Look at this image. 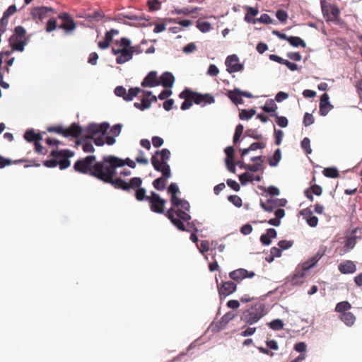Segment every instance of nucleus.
<instances>
[{"label":"nucleus","mask_w":362,"mask_h":362,"mask_svg":"<svg viewBox=\"0 0 362 362\" xmlns=\"http://www.w3.org/2000/svg\"><path fill=\"white\" fill-rule=\"evenodd\" d=\"M124 165V160H77L74 164V170L83 174H89L105 182L111 183L115 188L129 192L131 188L139 187L142 184L140 177H135L129 182L122 178L113 179L116 174V168Z\"/></svg>","instance_id":"nucleus-1"},{"label":"nucleus","mask_w":362,"mask_h":362,"mask_svg":"<svg viewBox=\"0 0 362 362\" xmlns=\"http://www.w3.org/2000/svg\"><path fill=\"white\" fill-rule=\"evenodd\" d=\"M46 132L36 133L34 129H28L24 134V139L28 142H33L36 153L41 156L47 154L52 158H71L74 156V153L69 149H59V146L62 144L59 140L47 137L45 141L47 146H43L41 141L43 140Z\"/></svg>","instance_id":"nucleus-2"},{"label":"nucleus","mask_w":362,"mask_h":362,"mask_svg":"<svg viewBox=\"0 0 362 362\" xmlns=\"http://www.w3.org/2000/svg\"><path fill=\"white\" fill-rule=\"evenodd\" d=\"M168 193L170 195V202L173 207L166 211L165 216L170 220L171 223L180 230H187L183 221H188L191 216L187 213L189 211V203L179 198L177 194L180 189L176 183H171L168 188Z\"/></svg>","instance_id":"nucleus-3"},{"label":"nucleus","mask_w":362,"mask_h":362,"mask_svg":"<svg viewBox=\"0 0 362 362\" xmlns=\"http://www.w3.org/2000/svg\"><path fill=\"white\" fill-rule=\"evenodd\" d=\"M110 128L108 122H102L101 124L90 123L86 129L84 137L76 141L77 146H81L83 151L86 153H91L94 151L92 140L94 141L98 134L105 135Z\"/></svg>","instance_id":"nucleus-4"},{"label":"nucleus","mask_w":362,"mask_h":362,"mask_svg":"<svg viewBox=\"0 0 362 362\" xmlns=\"http://www.w3.org/2000/svg\"><path fill=\"white\" fill-rule=\"evenodd\" d=\"M131 44V40L124 37L115 41V47H112V53L117 57V64H122L132 59L129 50V45Z\"/></svg>","instance_id":"nucleus-5"},{"label":"nucleus","mask_w":362,"mask_h":362,"mask_svg":"<svg viewBox=\"0 0 362 362\" xmlns=\"http://www.w3.org/2000/svg\"><path fill=\"white\" fill-rule=\"evenodd\" d=\"M47 132L56 133L66 138H78L82 134L83 129L78 124L74 122L68 127L59 124L47 127Z\"/></svg>","instance_id":"nucleus-6"},{"label":"nucleus","mask_w":362,"mask_h":362,"mask_svg":"<svg viewBox=\"0 0 362 362\" xmlns=\"http://www.w3.org/2000/svg\"><path fill=\"white\" fill-rule=\"evenodd\" d=\"M25 29L21 25L15 28L13 34L9 38V45L12 50L23 52L27 44Z\"/></svg>","instance_id":"nucleus-7"},{"label":"nucleus","mask_w":362,"mask_h":362,"mask_svg":"<svg viewBox=\"0 0 362 362\" xmlns=\"http://www.w3.org/2000/svg\"><path fill=\"white\" fill-rule=\"evenodd\" d=\"M151 210L156 214H164L165 199H162L160 195L155 192H151V195L147 198Z\"/></svg>","instance_id":"nucleus-8"},{"label":"nucleus","mask_w":362,"mask_h":362,"mask_svg":"<svg viewBox=\"0 0 362 362\" xmlns=\"http://www.w3.org/2000/svg\"><path fill=\"white\" fill-rule=\"evenodd\" d=\"M240 321L243 322V325L241 329H239L235 334V338L238 341L240 337L249 335V310H246L242 313L240 316Z\"/></svg>","instance_id":"nucleus-9"},{"label":"nucleus","mask_w":362,"mask_h":362,"mask_svg":"<svg viewBox=\"0 0 362 362\" xmlns=\"http://www.w3.org/2000/svg\"><path fill=\"white\" fill-rule=\"evenodd\" d=\"M266 314L263 303H257L250 308V325L259 320Z\"/></svg>","instance_id":"nucleus-10"},{"label":"nucleus","mask_w":362,"mask_h":362,"mask_svg":"<svg viewBox=\"0 0 362 362\" xmlns=\"http://www.w3.org/2000/svg\"><path fill=\"white\" fill-rule=\"evenodd\" d=\"M226 95L231 100V101L236 105L243 103V97L249 98V92L241 91L238 88L232 90H228Z\"/></svg>","instance_id":"nucleus-11"},{"label":"nucleus","mask_w":362,"mask_h":362,"mask_svg":"<svg viewBox=\"0 0 362 362\" xmlns=\"http://www.w3.org/2000/svg\"><path fill=\"white\" fill-rule=\"evenodd\" d=\"M192 95L194 103L202 106H204L206 104H212L215 101L214 97L209 93L202 94L192 90Z\"/></svg>","instance_id":"nucleus-12"},{"label":"nucleus","mask_w":362,"mask_h":362,"mask_svg":"<svg viewBox=\"0 0 362 362\" xmlns=\"http://www.w3.org/2000/svg\"><path fill=\"white\" fill-rule=\"evenodd\" d=\"M151 163L157 171L162 173L163 177L169 178L171 176L169 165L165 160H151Z\"/></svg>","instance_id":"nucleus-13"},{"label":"nucleus","mask_w":362,"mask_h":362,"mask_svg":"<svg viewBox=\"0 0 362 362\" xmlns=\"http://www.w3.org/2000/svg\"><path fill=\"white\" fill-rule=\"evenodd\" d=\"M179 97L181 99H184V102L182 103L180 107L182 110H187L192 106L194 100L192 90L191 89L185 88L179 94Z\"/></svg>","instance_id":"nucleus-14"},{"label":"nucleus","mask_w":362,"mask_h":362,"mask_svg":"<svg viewBox=\"0 0 362 362\" xmlns=\"http://www.w3.org/2000/svg\"><path fill=\"white\" fill-rule=\"evenodd\" d=\"M226 66L229 73L239 71L243 69V66L239 63L238 57L235 54L230 55L226 58Z\"/></svg>","instance_id":"nucleus-15"},{"label":"nucleus","mask_w":362,"mask_h":362,"mask_svg":"<svg viewBox=\"0 0 362 362\" xmlns=\"http://www.w3.org/2000/svg\"><path fill=\"white\" fill-rule=\"evenodd\" d=\"M50 13H54V9L52 7L42 6L35 7L32 10L31 14L33 18H37L40 21L48 17Z\"/></svg>","instance_id":"nucleus-16"},{"label":"nucleus","mask_w":362,"mask_h":362,"mask_svg":"<svg viewBox=\"0 0 362 362\" xmlns=\"http://www.w3.org/2000/svg\"><path fill=\"white\" fill-rule=\"evenodd\" d=\"M160 86L159 78L157 72L155 71H150L141 82L142 87H156Z\"/></svg>","instance_id":"nucleus-17"},{"label":"nucleus","mask_w":362,"mask_h":362,"mask_svg":"<svg viewBox=\"0 0 362 362\" xmlns=\"http://www.w3.org/2000/svg\"><path fill=\"white\" fill-rule=\"evenodd\" d=\"M329 99L327 93H323L320 97L319 113L321 116H326L333 108V105L329 103Z\"/></svg>","instance_id":"nucleus-18"},{"label":"nucleus","mask_w":362,"mask_h":362,"mask_svg":"<svg viewBox=\"0 0 362 362\" xmlns=\"http://www.w3.org/2000/svg\"><path fill=\"white\" fill-rule=\"evenodd\" d=\"M218 293L221 296H227L233 293L236 288V284L233 281H226L219 286L218 279H216Z\"/></svg>","instance_id":"nucleus-19"},{"label":"nucleus","mask_w":362,"mask_h":362,"mask_svg":"<svg viewBox=\"0 0 362 362\" xmlns=\"http://www.w3.org/2000/svg\"><path fill=\"white\" fill-rule=\"evenodd\" d=\"M42 163L47 168H54L59 165L61 170L66 169L70 165V160H45Z\"/></svg>","instance_id":"nucleus-20"},{"label":"nucleus","mask_w":362,"mask_h":362,"mask_svg":"<svg viewBox=\"0 0 362 362\" xmlns=\"http://www.w3.org/2000/svg\"><path fill=\"white\" fill-rule=\"evenodd\" d=\"M159 82L165 88H170L173 86L175 77L172 73L165 71L159 78Z\"/></svg>","instance_id":"nucleus-21"},{"label":"nucleus","mask_w":362,"mask_h":362,"mask_svg":"<svg viewBox=\"0 0 362 362\" xmlns=\"http://www.w3.org/2000/svg\"><path fill=\"white\" fill-rule=\"evenodd\" d=\"M59 18L64 21L63 23L59 26L60 28L64 29L67 31H71L75 29L76 24L74 20L70 18L69 14L63 13L60 15Z\"/></svg>","instance_id":"nucleus-22"},{"label":"nucleus","mask_w":362,"mask_h":362,"mask_svg":"<svg viewBox=\"0 0 362 362\" xmlns=\"http://www.w3.org/2000/svg\"><path fill=\"white\" fill-rule=\"evenodd\" d=\"M339 270L342 274H352L356 271V266L353 262L347 260L339 265Z\"/></svg>","instance_id":"nucleus-23"},{"label":"nucleus","mask_w":362,"mask_h":362,"mask_svg":"<svg viewBox=\"0 0 362 362\" xmlns=\"http://www.w3.org/2000/svg\"><path fill=\"white\" fill-rule=\"evenodd\" d=\"M230 279L238 282L249 276V272L245 269H238L229 273Z\"/></svg>","instance_id":"nucleus-24"},{"label":"nucleus","mask_w":362,"mask_h":362,"mask_svg":"<svg viewBox=\"0 0 362 362\" xmlns=\"http://www.w3.org/2000/svg\"><path fill=\"white\" fill-rule=\"evenodd\" d=\"M276 230L274 228H269L265 234H262L260 240L263 245H269L272 243V239L276 237Z\"/></svg>","instance_id":"nucleus-25"},{"label":"nucleus","mask_w":362,"mask_h":362,"mask_svg":"<svg viewBox=\"0 0 362 362\" xmlns=\"http://www.w3.org/2000/svg\"><path fill=\"white\" fill-rule=\"evenodd\" d=\"M105 142H106L108 145H112L115 143V136H106L104 137V135H100L94 139V144L96 146H101L104 145Z\"/></svg>","instance_id":"nucleus-26"},{"label":"nucleus","mask_w":362,"mask_h":362,"mask_svg":"<svg viewBox=\"0 0 362 362\" xmlns=\"http://www.w3.org/2000/svg\"><path fill=\"white\" fill-rule=\"evenodd\" d=\"M131 189H133L135 191L134 192V197L139 202L142 201H147V198L149 196L146 195V190L145 188L141 187V185L135 188H131Z\"/></svg>","instance_id":"nucleus-27"},{"label":"nucleus","mask_w":362,"mask_h":362,"mask_svg":"<svg viewBox=\"0 0 362 362\" xmlns=\"http://www.w3.org/2000/svg\"><path fill=\"white\" fill-rule=\"evenodd\" d=\"M356 243L355 237H349L345 241L344 247L340 250L339 255H343L353 249Z\"/></svg>","instance_id":"nucleus-28"},{"label":"nucleus","mask_w":362,"mask_h":362,"mask_svg":"<svg viewBox=\"0 0 362 362\" xmlns=\"http://www.w3.org/2000/svg\"><path fill=\"white\" fill-rule=\"evenodd\" d=\"M340 320L347 326L351 327L352 326L355 321H356V317L355 315L351 313L347 312L344 313L343 314L340 315Z\"/></svg>","instance_id":"nucleus-29"},{"label":"nucleus","mask_w":362,"mask_h":362,"mask_svg":"<svg viewBox=\"0 0 362 362\" xmlns=\"http://www.w3.org/2000/svg\"><path fill=\"white\" fill-rule=\"evenodd\" d=\"M234 318V315L233 313H230V312H228L226 314H225L220 320L219 321L217 322V325L216 326L218 327V328L219 329H223L224 327H226V326L227 325V324Z\"/></svg>","instance_id":"nucleus-30"},{"label":"nucleus","mask_w":362,"mask_h":362,"mask_svg":"<svg viewBox=\"0 0 362 362\" xmlns=\"http://www.w3.org/2000/svg\"><path fill=\"white\" fill-rule=\"evenodd\" d=\"M278 107L273 100H268L265 103V105L262 107V110L267 113L276 114V110Z\"/></svg>","instance_id":"nucleus-31"},{"label":"nucleus","mask_w":362,"mask_h":362,"mask_svg":"<svg viewBox=\"0 0 362 362\" xmlns=\"http://www.w3.org/2000/svg\"><path fill=\"white\" fill-rule=\"evenodd\" d=\"M351 308V305L348 301H341L338 303L335 307V311L339 313L340 315L349 312Z\"/></svg>","instance_id":"nucleus-32"},{"label":"nucleus","mask_w":362,"mask_h":362,"mask_svg":"<svg viewBox=\"0 0 362 362\" xmlns=\"http://www.w3.org/2000/svg\"><path fill=\"white\" fill-rule=\"evenodd\" d=\"M322 173L327 177L337 178L339 177V170L335 167L325 168Z\"/></svg>","instance_id":"nucleus-33"},{"label":"nucleus","mask_w":362,"mask_h":362,"mask_svg":"<svg viewBox=\"0 0 362 362\" xmlns=\"http://www.w3.org/2000/svg\"><path fill=\"white\" fill-rule=\"evenodd\" d=\"M288 42L289 44L295 47H301L305 48L306 47V44L300 37L296 36H291L288 39Z\"/></svg>","instance_id":"nucleus-34"},{"label":"nucleus","mask_w":362,"mask_h":362,"mask_svg":"<svg viewBox=\"0 0 362 362\" xmlns=\"http://www.w3.org/2000/svg\"><path fill=\"white\" fill-rule=\"evenodd\" d=\"M236 160H226V164L228 170L230 173H235V166L238 165L240 168L243 167V162L241 160H238V162L235 163Z\"/></svg>","instance_id":"nucleus-35"},{"label":"nucleus","mask_w":362,"mask_h":362,"mask_svg":"<svg viewBox=\"0 0 362 362\" xmlns=\"http://www.w3.org/2000/svg\"><path fill=\"white\" fill-rule=\"evenodd\" d=\"M112 40L113 38L111 37V35L107 33H105L104 40L100 41L98 44V47L101 49H105L110 47V45Z\"/></svg>","instance_id":"nucleus-36"},{"label":"nucleus","mask_w":362,"mask_h":362,"mask_svg":"<svg viewBox=\"0 0 362 362\" xmlns=\"http://www.w3.org/2000/svg\"><path fill=\"white\" fill-rule=\"evenodd\" d=\"M243 130H244V127L243 124H239L236 127L235 130V134L233 136V142L234 145H237L238 143L240 141V138L243 133Z\"/></svg>","instance_id":"nucleus-37"},{"label":"nucleus","mask_w":362,"mask_h":362,"mask_svg":"<svg viewBox=\"0 0 362 362\" xmlns=\"http://www.w3.org/2000/svg\"><path fill=\"white\" fill-rule=\"evenodd\" d=\"M143 90H141L139 88L135 87V88H131L129 89L128 92L127 91V95L124 97L125 101H131L133 100V98Z\"/></svg>","instance_id":"nucleus-38"},{"label":"nucleus","mask_w":362,"mask_h":362,"mask_svg":"<svg viewBox=\"0 0 362 362\" xmlns=\"http://www.w3.org/2000/svg\"><path fill=\"white\" fill-rule=\"evenodd\" d=\"M143 98L141 99V105L143 106V108L148 109L151 107V101L149 100V97L151 95V91L143 90Z\"/></svg>","instance_id":"nucleus-39"},{"label":"nucleus","mask_w":362,"mask_h":362,"mask_svg":"<svg viewBox=\"0 0 362 362\" xmlns=\"http://www.w3.org/2000/svg\"><path fill=\"white\" fill-rule=\"evenodd\" d=\"M166 179L164 177H161L159 178L156 179L153 182V186L157 189L162 191L165 188L166 185Z\"/></svg>","instance_id":"nucleus-40"},{"label":"nucleus","mask_w":362,"mask_h":362,"mask_svg":"<svg viewBox=\"0 0 362 362\" xmlns=\"http://www.w3.org/2000/svg\"><path fill=\"white\" fill-rule=\"evenodd\" d=\"M160 156V158H169L170 156V152L167 148H163L161 151H156L155 153L151 156V158H158Z\"/></svg>","instance_id":"nucleus-41"},{"label":"nucleus","mask_w":362,"mask_h":362,"mask_svg":"<svg viewBox=\"0 0 362 362\" xmlns=\"http://www.w3.org/2000/svg\"><path fill=\"white\" fill-rule=\"evenodd\" d=\"M270 116L276 118V122L279 127L284 128L288 126V122L286 117L279 116L277 114H271Z\"/></svg>","instance_id":"nucleus-42"},{"label":"nucleus","mask_w":362,"mask_h":362,"mask_svg":"<svg viewBox=\"0 0 362 362\" xmlns=\"http://www.w3.org/2000/svg\"><path fill=\"white\" fill-rule=\"evenodd\" d=\"M197 28L202 33L209 32L211 29V24L207 21H197Z\"/></svg>","instance_id":"nucleus-43"},{"label":"nucleus","mask_w":362,"mask_h":362,"mask_svg":"<svg viewBox=\"0 0 362 362\" xmlns=\"http://www.w3.org/2000/svg\"><path fill=\"white\" fill-rule=\"evenodd\" d=\"M261 206L266 211L272 212L275 209L276 204L274 200H268L265 203L261 202Z\"/></svg>","instance_id":"nucleus-44"},{"label":"nucleus","mask_w":362,"mask_h":362,"mask_svg":"<svg viewBox=\"0 0 362 362\" xmlns=\"http://www.w3.org/2000/svg\"><path fill=\"white\" fill-rule=\"evenodd\" d=\"M104 17V14L103 12L100 11H95L93 13L88 14L86 17L88 20H95L97 21H99L102 20Z\"/></svg>","instance_id":"nucleus-45"},{"label":"nucleus","mask_w":362,"mask_h":362,"mask_svg":"<svg viewBox=\"0 0 362 362\" xmlns=\"http://www.w3.org/2000/svg\"><path fill=\"white\" fill-rule=\"evenodd\" d=\"M317 261H318V259H316L315 257H313V258L310 259L308 261L304 262L302 264L301 268L304 271L308 272L310 269L313 267L317 264Z\"/></svg>","instance_id":"nucleus-46"},{"label":"nucleus","mask_w":362,"mask_h":362,"mask_svg":"<svg viewBox=\"0 0 362 362\" xmlns=\"http://www.w3.org/2000/svg\"><path fill=\"white\" fill-rule=\"evenodd\" d=\"M305 273L306 272L304 271L302 268L296 269L293 277V282L295 284L298 283L300 281L298 279H303L305 276Z\"/></svg>","instance_id":"nucleus-47"},{"label":"nucleus","mask_w":362,"mask_h":362,"mask_svg":"<svg viewBox=\"0 0 362 362\" xmlns=\"http://www.w3.org/2000/svg\"><path fill=\"white\" fill-rule=\"evenodd\" d=\"M269 327L274 330H280L284 327V322L280 319L274 320L269 323Z\"/></svg>","instance_id":"nucleus-48"},{"label":"nucleus","mask_w":362,"mask_h":362,"mask_svg":"<svg viewBox=\"0 0 362 362\" xmlns=\"http://www.w3.org/2000/svg\"><path fill=\"white\" fill-rule=\"evenodd\" d=\"M301 147L307 154L311 153L310 140L308 137L304 138L301 141Z\"/></svg>","instance_id":"nucleus-49"},{"label":"nucleus","mask_w":362,"mask_h":362,"mask_svg":"<svg viewBox=\"0 0 362 362\" xmlns=\"http://www.w3.org/2000/svg\"><path fill=\"white\" fill-rule=\"evenodd\" d=\"M315 122V119L313 116L312 114L310 113H308V112H306L304 115V117H303V124L305 126V127H308L311 124H313Z\"/></svg>","instance_id":"nucleus-50"},{"label":"nucleus","mask_w":362,"mask_h":362,"mask_svg":"<svg viewBox=\"0 0 362 362\" xmlns=\"http://www.w3.org/2000/svg\"><path fill=\"white\" fill-rule=\"evenodd\" d=\"M57 26V21L55 18H51L47 23L46 30L49 33L56 29Z\"/></svg>","instance_id":"nucleus-51"},{"label":"nucleus","mask_w":362,"mask_h":362,"mask_svg":"<svg viewBox=\"0 0 362 362\" xmlns=\"http://www.w3.org/2000/svg\"><path fill=\"white\" fill-rule=\"evenodd\" d=\"M276 16L282 23L286 22L288 18L287 13L282 9H279L276 12Z\"/></svg>","instance_id":"nucleus-52"},{"label":"nucleus","mask_w":362,"mask_h":362,"mask_svg":"<svg viewBox=\"0 0 362 362\" xmlns=\"http://www.w3.org/2000/svg\"><path fill=\"white\" fill-rule=\"evenodd\" d=\"M115 93L118 97H122L124 100V97L127 95V90L124 87L119 86L115 89Z\"/></svg>","instance_id":"nucleus-53"},{"label":"nucleus","mask_w":362,"mask_h":362,"mask_svg":"<svg viewBox=\"0 0 362 362\" xmlns=\"http://www.w3.org/2000/svg\"><path fill=\"white\" fill-rule=\"evenodd\" d=\"M293 243L291 240H280L278 245L281 250H287L293 245Z\"/></svg>","instance_id":"nucleus-54"},{"label":"nucleus","mask_w":362,"mask_h":362,"mask_svg":"<svg viewBox=\"0 0 362 362\" xmlns=\"http://www.w3.org/2000/svg\"><path fill=\"white\" fill-rule=\"evenodd\" d=\"M228 200L230 202H232L235 206L240 207L242 205V199L238 195L229 196Z\"/></svg>","instance_id":"nucleus-55"},{"label":"nucleus","mask_w":362,"mask_h":362,"mask_svg":"<svg viewBox=\"0 0 362 362\" xmlns=\"http://www.w3.org/2000/svg\"><path fill=\"white\" fill-rule=\"evenodd\" d=\"M210 249V244L208 240H202L200 243V247H199V250L201 253L204 254V252H206Z\"/></svg>","instance_id":"nucleus-56"},{"label":"nucleus","mask_w":362,"mask_h":362,"mask_svg":"<svg viewBox=\"0 0 362 362\" xmlns=\"http://www.w3.org/2000/svg\"><path fill=\"white\" fill-rule=\"evenodd\" d=\"M17 9L15 5L10 6L4 13V18H8L11 15L16 12Z\"/></svg>","instance_id":"nucleus-57"},{"label":"nucleus","mask_w":362,"mask_h":362,"mask_svg":"<svg viewBox=\"0 0 362 362\" xmlns=\"http://www.w3.org/2000/svg\"><path fill=\"white\" fill-rule=\"evenodd\" d=\"M148 4L150 11H157L160 9V3L158 0L148 1Z\"/></svg>","instance_id":"nucleus-58"},{"label":"nucleus","mask_w":362,"mask_h":362,"mask_svg":"<svg viewBox=\"0 0 362 362\" xmlns=\"http://www.w3.org/2000/svg\"><path fill=\"white\" fill-rule=\"evenodd\" d=\"M219 73V70L214 64H210L209 66L207 74L211 76H216Z\"/></svg>","instance_id":"nucleus-59"},{"label":"nucleus","mask_w":362,"mask_h":362,"mask_svg":"<svg viewBox=\"0 0 362 362\" xmlns=\"http://www.w3.org/2000/svg\"><path fill=\"white\" fill-rule=\"evenodd\" d=\"M122 127V126L120 124H115L111 128L110 133L114 136H117L121 132Z\"/></svg>","instance_id":"nucleus-60"},{"label":"nucleus","mask_w":362,"mask_h":362,"mask_svg":"<svg viewBox=\"0 0 362 362\" xmlns=\"http://www.w3.org/2000/svg\"><path fill=\"white\" fill-rule=\"evenodd\" d=\"M307 223L310 227H316L318 224V218L315 216H311L306 220Z\"/></svg>","instance_id":"nucleus-61"},{"label":"nucleus","mask_w":362,"mask_h":362,"mask_svg":"<svg viewBox=\"0 0 362 362\" xmlns=\"http://www.w3.org/2000/svg\"><path fill=\"white\" fill-rule=\"evenodd\" d=\"M173 92L171 90H168V89H165L163 90H162L160 92V93L158 95V98L160 100H165L167 99L168 97H170L171 95H172Z\"/></svg>","instance_id":"nucleus-62"},{"label":"nucleus","mask_w":362,"mask_h":362,"mask_svg":"<svg viewBox=\"0 0 362 362\" xmlns=\"http://www.w3.org/2000/svg\"><path fill=\"white\" fill-rule=\"evenodd\" d=\"M306 344L304 342H299L295 344L294 349L296 351L303 354L306 351Z\"/></svg>","instance_id":"nucleus-63"},{"label":"nucleus","mask_w":362,"mask_h":362,"mask_svg":"<svg viewBox=\"0 0 362 362\" xmlns=\"http://www.w3.org/2000/svg\"><path fill=\"white\" fill-rule=\"evenodd\" d=\"M288 98V94L282 91L279 92L275 97V100L278 103H281L283 100L287 99Z\"/></svg>","instance_id":"nucleus-64"}]
</instances>
